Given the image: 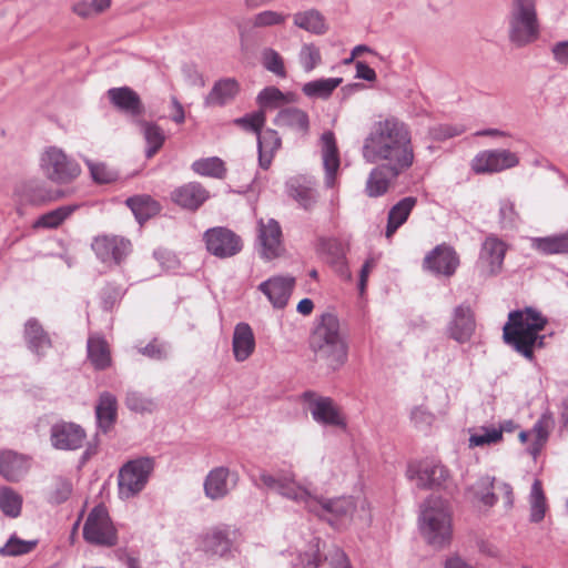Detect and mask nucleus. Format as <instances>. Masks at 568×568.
Returning a JSON list of instances; mask_svg holds the SVG:
<instances>
[{"label": "nucleus", "instance_id": "obj_21", "mask_svg": "<svg viewBox=\"0 0 568 568\" xmlns=\"http://www.w3.org/2000/svg\"><path fill=\"white\" fill-rule=\"evenodd\" d=\"M209 197V191L199 182L185 183L171 193L176 205L190 211H196Z\"/></svg>", "mask_w": 568, "mask_h": 568}, {"label": "nucleus", "instance_id": "obj_4", "mask_svg": "<svg viewBox=\"0 0 568 568\" xmlns=\"http://www.w3.org/2000/svg\"><path fill=\"white\" fill-rule=\"evenodd\" d=\"M419 529L427 544L440 549L450 542L452 511L447 500L430 496L420 506Z\"/></svg>", "mask_w": 568, "mask_h": 568}, {"label": "nucleus", "instance_id": "obj_31", "mask_svg": "<svg viewBox=\"0 0 568 568\" xmlns=\"http://www.w3.org/2000/svg\"><path fill=\"white\" fill-rule=\"evenodd\" d=\"M316 359L322 362L328 369L336 372L341 369L348 359L347 342H339L326 345L313 351Z\"/></svg>", "mask_w": 568, "mask_h": 568}, {"label": "nucleus", "instance_id": "obj_30", "mask_svg": "<svg viewBox=\"0 0 568 568\" xmlns=\"http://www.w3.org/2000/svg\"><path fill=\"white\" fill-rule=\"evenodd\" d=\"M234 358L237 362L246 361L255 349V337L247 323L236 324L232 341Z\"/></svg>", "mask_w": 568, "mask_h": 568}, {"label": "nucleus", "instance_id": "obj_7", "mask_svg": "<svg viewBox=\"0 0 568 568\" xmlns=\"http://www.w3.org/2000/svg\"><path fill=\"white\" fill-rule=\"evenodd\" d=\"M40 166L48 180L61 185L71 183L81 173L79 163L57 146H50L42 153Z\"/></svg>", "mask_w": 568, "mask_h": 568}, {"label": "nucleus", "instance_id": "obj_32", "mask_svg": "<svg viewBox=\"0 0 568 568\" xmlns=\"http://www.w3.org/2000/svg\"><path fill=\"white\" fill-rule=\"evenodd\" d=\"M240 91V84L234 78L216 81L204 99L205 106H223L231 102Z\"/></svg>", "mask_w": 568, "mask_h": 568}, {"label": "nucleus", "instance_id": "obj_43", "mask_svg": "<svg viewBox=\"0 0 568 568\" xmlns=\"http://www.w3.org/2000/svg\"><path fill=\"white\" fill-rule=\"evenodd\" d=\"M23 497L9 486H0V511L9 518H18L22 511Z\"/></svg>", "mask_w": 568, "mask_h": 568}, {"label": "nucleus", "instance_id": "obj_13", "mask_svg": "<svg viewBox=\"0 0 568 568\" xmlns=\"http://www.w3.org/2000/svg\"><path fill=\"white\" fill-rule=\"evenodd\" d=\"M406 476L409 480H416L418 488H433L443 486L448 477V469L434 462L412 463L408 465Z\"/></svg>", "mask_w": 568, "mask_h": 568}, {"label": "nucleus", "instance_id": "obj_5", "mask_svg": "<svg viewBox=\"0 0 568 568\" xmlns=\"http://www.w3.org/2000/svg\"><path fill=\"white\" fill-rule=\"evenodd\" d=\"M508 37L516 47H525L539 37L535 0H513L508 14Z\"/></svg>", "mask_w": 568, "mask_h": 568}, {"label": "nucleus", "instance_id": "obj_59", "mask_svg": "<svg viewBox=\"0 0 568 568\" xmlns=\"http://www.w3.org/2000/svg\"><path fill=\"white\" fill-rule=\"evenodd\" d=\"M138 352L151 359L163 361L169 356L170 346L168 343L153 338L148 345L139 347Z\"/></svg>", "mask_w": 568, "mask_h": 568}, {"label": "nucleus", "instance_id": "obj_41", "mask_svg": "<svg viewBox=\"0 0 568 568\" xmlns=\"http://www.w3.org/2000/svg\"><path fill=\"white\" fill-rule=\"evenodd\" d=\"M78 209V205H62L39 216L33 229H57Z\"/></svg>", "mask_w": 568, "mask_h": 568}, {"label": "nucleus", "instance_id": "obj_56", "mask_svg": "<svg viewBox=\"0 0 568 568\" xmlns=\"http://www.w3.org/2000/svg\"><path fill=\"white\" fill-rule=\"evenodd\" d=\"M287 14L282 12H277L274 10H264L262 12L256 13L252 18V26L254 28H266L273 26H280L285 22Z\"/></svg>", "mask_w": 568, "mask_h": 568}, {"label": "nucleus", "instance_id": "obj_55", "mask_svg": "<svg viewBox=\"0 0 568 568\" xmlns=\"http://www.w3.org/2000/svg\"><path fill=\"white\" fill-rule=\"evenodd\" d=\"M298 58L305 72L313 71L322 62L320 49L312 43L302 47Z\"/></svg>", "mask_w": 568, "mask_h": 568}, {"label": "nucleus", "instance_id": "obj_38", "mask_svg": "<svg viewBox=\"0 0 568 568\" xmlns=\"http://www.w3.org/2000/svg\"><path fill=\"white\" fill-rule=\"evenodd\" d=\"M88 358L95 369L103 371L111 365V355L106 341L101 336L88 338Z\"/></svg>", "mask_w": 568, "mask_h": 568}, {"label": "nucleus", "instance_id": "obj_35", "mask_svg": "<svg viewBox=\"0 0 568 568\" xmlns=\"http://www.w3.org/2000/svg\"><path fill=\"white\" fill-rule=\"evenodd\" d=\"M282 141L277 131L266 129L257 134L258 164L262 169L270 168L274 153L281 148Z\"/></svg>", "mask_w": 568, "mask_h": 568}, {"label": "nucleus", "instance_id": "obj_27", "mask_svg": "<svg viewBox=\"0 0 568 568\" xmlns=\"http://www.w3.org/2000/svg\"><path fill=\"white\" fill-rule=\"evenodd\" d=\"M108 98L114 106L131 115H140L144 111L139 94L129 87L109 89Z\"/></svg>", "mask_w": 568, "mask_h": 568}, {"label": "nucleus", "instance_id": "obj_24", "mask_svg": "<svg viewBox=\"0 0 568 568\" xmlns=\"http://www.w3.org/2000/svg\"><path fill=\"white\" fill-rule=\"evenodd\" d=\"M258 240L261 242V256L272 260L280 255L282 230L277 221L270 219L266 223H258Z\"/></svg>", "mask_w": 568, "mask_h": 568}, {"label": "nucleus", "instance_id": "obj_19", "mask_svg": "<svg viewBox=\"0 0 568 568\" xmlns=\"http://www.w3.org/2000/svg\"><path fill=\"white\" fill-rule=\"evenodd\" d=\"M304 399L315 422L328 426H345V423L329 397H316L312 392H305Z\"/></svg>", "mask_w": 568, "mask_h": 568}, {"label": "nucleus", "instance_id": "obj_33", "mask_svg": "<svg viewBox=\"0 0 568 568\" xmlns=\"http://www.w3.org/2000/svg\"><path fill=\"white\" fill-rule=\"evenodd\" d=\"M274 124L304 135L308 132L310 119L305 111L288 106L278 111L274 119Z\"/></svg>", "mask_w": 568, "mask_h": 568}, {"label": "nucleus", "instance_id": "obj_2", "mask_svg": "<svg viewBox=\"0 0 568 568\" xmlns=\"http://www.w3.org/2000/svg\"><path fill=\"white\" fill-rule=\"evenodd\" d=\"M258 479L267 489L304 505L308 511L327 520L331 525H336L338 521L349 518L355 509L352 497L317 498L306 487L300 485L291 471H278L272 475L263 470L260 473Z\"/></svg>", "mask_w": 568, "mask_h": 568}, {"label": "nucleus", "instance_id": "obj_14", "mask_svg": "<svg viewBox=\"0 0 568 568\" xmlns=\"http://www.w3.org/2000/svg\"><path fill=\"white\" fill-rule=\"evenodd\" d=\"M18 199V210L26 205L42 206L59 199V193L54 192L40 180H28L20 183L14 191Z\"/></svg>", "mask_w": 568, "mask_h": 568}, {"label": "nucleus", "instance_id": "obj_58", "mask_svg": "<svg viewBox=\"0 0 568 568\" xmlns=\"http://www.w3.org/2000/svg\"><path fill=\"white\" fill-rule=\"evenodd\" d=\"M465 132V126L463 124H436L429 128V136L435 141H444L457 135H460Z\"/></svg>", "mask_w": 568, "mask_h": 568}, {"label": "nucleus", "instance_id": "obj_49", "mask_svg": "<svg viewBox=\"0 0 568 568\" xmlns=\"http://www.w3.org/2000/svg\"><path fill=\"white\" fill-rule=\"evenodd\" d=\"M530 521L539 523L546 514V497L544 495L541 481L535 479L531 486L530 495Z\"/></svg>", "mask_w": 568, "mask_h": 568}, {"label": "nucleus", "instance_id": "obj_46", "mask_svg": "<svg viewBox=\"0 0 568 568\" xmlns=\"http://www.w3.org/2000/svg\"><path fill=\"white\" fill-rule=\"evenodd\" d=\"M341 83L342 78L318 79L305 83L302 91L310 98L327 99Z\"/></svg>", "mask_w": 568, "mask_h": 568}, {"label": "nucleus", "instance_id": "obj_47", "mask_svg": "<svg viewBox=\"0 0 568 568\" xmlns=\"http://www.w3.org/2000/svg\"><path fill=\"white\" fill-rule=\"evenodd\" d=\"M204 548L207 552L213 555L225 556L232 548V540L229 537V532L222 529L212 530L204 539Z\"/></svg>", "mask_w": 568, "mask_h": 568}, {"label": "nucleus", "instance_id": "obj_61", "mask_svg": "<svg viewBox=\"0 0 568 568\" xmlns=\"http://www.w3.org/2000/svg\"><path fill=\"white\" fill-rule=\"evenodd\" d=\"M518 215L515 205L509 200H503L499 205V223L503 229H513L516 225Z\"/></svg>", "mask_w": 568, "mask_h": 568}, {"label": "nucleus", "instance_id": "obj_53", "mask_svg": "<svg viewBox=\"0 0 568 568\" xmlns=\"http://www.w3.org/2000/svg\"><path fill=\"white\" fill-rule=\"evenodd\" d=\"M263 67L280 78L286 77V70L282 55L272 48H265L262 51Z\"/></svg>", "mask_w": 568, "mask_h": 568}, {"label": "nucleus", "instance_id": "obj_23", "mask_svg": "<svg viewBox=\"0 0 568 568\" xmlns=\"http://www.w3.org/2000/svg\"><path fill=\"white\" fill-rule=\"evenodd\" d=\"M425 264L436 274L452 276L459 265V258L450 246L438 245L425 257Z\"/></svg>", "mask_w": 568, "mask_h": 568}, {"label": "nucleus", "instance_id": "obj_36", "mask_svg": "<svg viewBox=\"0 0 568 568\" xmlns=\"http://www.w3.org/2000/svg\"><path fill=\"white\" fill-rule=\"evenodd\" d=\"M530 245L544 255L568 254V231L550 236L531 237Z\"/></svg>", "mask_w": 568, "mask_h": 568}, {"label": "nucleus", "instance_id": "obj_52", "mask_svg": "<svg viewBox=\"0 0 568 568\" xmlns=\"http://www.w3.org/2000/svg\"><path fill=\"white\" fill-rule=\"evenodd\" d=\"M501 440V430L495 427H480L469 436V447H483Z\"/></svg>", "mask_w": 568, "mask_h": 568}, {"label": "nucleus", "instance_id": "obj_26", "mask_svg": "<svg viewBox=\"0 0 568 568\" xmlns=\"http://www.w3.org/2000/svg\"><path fill=\"white\" fill-rule=\"evenodd\" d=\"M321 141L323 164L325 169V185L327 187H333L335 184L336 173L339 168V156L334 133L331 131L324 132Z\"/></svg>", "mask_w": 568, "mask_h": 568}, {"label": "nucleus", "instance_id": "obj_37", "mask_svg": "<svg viewBox=\"0 0 568 568\" xmlns=\"http://www.w3.org/2000/svg\"><path fill=\"white\" fill-rule=\"evenodd\" d=\"M495 490V478L483 476L467 488V495L471 500H477L486 507H491L497 501Z\"/></svg>", "mask_w": 568, "mask_h": 568}, {"label": "nucleus", "instance_id": "obj_48", "mask_svg": "<svg viewBox=\"0 0 568 568\" xmlns=\"http://www.w3.org/2000/svg\"><path fill=\"white\" fill-rule=\"evenodd\" d=\"M141 129L148 144L145 155L152 158L163 145L165 135L163 130L155 123L142 121Z\"/></svg>", "mask_w": 568, "mask_h": 568}, {"label": "nucleus", "instance_id": "obj_50", "mask_svg": "<svg viewBox=\"0 0 568 568\" xmlns=\"http://www.w3.org/2000/svg\"><path fill=\"white\" fill-rule=\"evenodd\" d=\"M37 545L38 540H23L12 535L4 546L0 548V554L11 557L21 556L31 552Z\"/></svg>", "mask_w": 568, "mask_h": 568}, {"label": "nucleus", "instance_id": "obj_9", "mask_svg": "<svg viewBox=\"0 0 568 568\" xmlns=\"http://www.w3.org/2000/svg\"><path fill=\"white\" fill-rule=\"evenodd\" d=\"M203 240L209 253L220 258L232 257L243 248L241 236L224 226L206 230Z\"/></svg>", "mask_w": 568, "mask_h": 568}, {"label": "nucleus", "instance_id": "obj_29", "mask_svg": "<svg viewBox=\"0 0 568 568\" xmlns=\"http://www.w3.org/2000/svg\"><path fill=\"white\" fill-rule=\"evenodd\" d=\"M118 400L110 392L100 394L95 405L97 425L100 430L108 433L116 422Z\"/></svg>", "mask_w": 568, "mask_h": 568}, {"label": "nucleus", "instance_id": "obj_10", "mask_svg": "<svg viewBox=\"0 0 568 568\" xmlns=\"http://www.w3.org/2000/svg\"><path fill=\"white\" fill-rule=\"evenodd\" d=\"M507 246L496 235H489L481 244L477 266L481 275L495 276L501 272Z\"/></svg>", "mask_w": 568, "mask_h": 568}, {"label": "nucleus", "instance_id": "obj_57", "mask_svg": "<svg viewBox=\"0 0 568 568\" xmlns=\"http://www.w3.org/2000/svg\"><path fill=\"white\" fill-rule=\"evenodd\" d=\"M125 405L130 410L136 413L152 412L155 407L152 399L143 396V394L136 390H130L126 393Z\"/></svg>", "mask_w": 568, "mask_h": 568}, {"label": "nucleus", "instance_id": "obj_1", "mask_svg": "<svg viewBox=\"0 0 568 568\" xmlns=\"http://www.w3.org/2000/svg\"><path fill=\"white\" fill-rule=\"evenodd\" d=\"M362 156L366 163L375 164L366 180V195H385L415 162L409 125L396 116L374 122L363 140Z\"/></svg>", "mask_w": 568, "mask_h": 568}, {"label": "nucleus", "instance_id": "obj_45", "mask_svg": "<svg viewBox=\"0 0 568 568\" xmlns=\"http://www.w3.org/2000/svg\"><path fill=\"white\" fill-rule=\"evenodd\" d=\"M554 424V419L551 414L545 413L536 422L534 425L531 432L529 433L530 436L534 437V443L528 448L529 453L532 456H536L540 453L542 446L547 442L549 428Z\"/></svg>", "mask_w": 568, "mask_h": 568}, {"label": "nucleus", "instance_id": "obj_6", "mask_svg": "<svg viewBox=\"0 0 568 568\" xmlns=\"http://www.w3.org/2000/svg\"><path fill=\"white\" fill-rule=\"evenodd\" d=\"M152 457H139L122 465L118 475V489L121 499L138 496L145 487L154 470Z\"/></svg>", "mask_w": 568, "mask_h": 568}, {"label": "nucleus", "instance_id": "obj_8", "mask_svg": "<svg viewBox=\"0 0 568 568\" xmlns=\"http://www.w3.org/2000/svg\"><path fill=\"white\" fill-rule=\"evenodd\" d=\"M83 537L97 546L112 547L116 544V530L104 507H94L89 514L83 526Z\"/></svg>", "mask_w": 568, "mask_h": 568}, {"label": "nucleus", "instance_id": "obj_63", "mask_svg": "<svg viewBox=\"0 0 568 568\" xmlns=\"http://www.w3.org/2000/svg\"><path fill=\"white\" fill-rule=\"evenodd\" d=\"M320 540L314 538L310 545V549L298 557V565L302 568H317L321 561Z\"/></svg>", "mask_w": 568, "mask_h": 568}, {"label": "nucleus", "instance_id": "obj_20", "mask_svg": "<svg viewBox=\"0 0 568 568\" xmlns=\"http://www.w3.org/2000/svg\"><path fill=\"white\" fill-rule=\"evenodd\" d=\"M295 286L293 276H273L258 285L261 291L274 308L282 310L287 305L290 296Z\"/></svg>", "mask_w": 568, "mask_h": 568}, {"label": "nucleus", "instance_id": "obj_34", "mask_svg": "<svg viewBox=\"0 0 568 568\" xmlns=\"http://www.w3.org/2000/svg\"><path fill=\"white\" fill-rule=\"evenodd\" d=\"M417 203L414 196H406L398 201L388 212L385 236L390 239L395 232L407 221Z\"/></svg>", "mask_w": 568, "mask_h": 568}, {"label": "nucleus", "instance_id": "obj_60", "mask_svg": "<svg viewBox=\"0 0 568 568\" xmlns=\"http://www.w3.org/2000/svg\"><path fill=\"white\" fill-rule=\"evenodd\" d=\"M72 493V484L65 478H57L54 481V488L50 494L49 501L51 504H62L69 499Z\"/></svg>", "mask_w": 568, "mask_h": 568}, {"label": "nucleus", "instance_id": "obj_62", "mask_svg": "<svg viewBox=\"0 0 568 568\" xmlns=\"http://www.w3.org/2000/svg\"><path fill=\"white\" fill-rule=\"evenodd\" d=\"M92 179L98 183H110L116 179V173L110 170L104 163H94L87 160Z\"/></svg>", "mask_w": 568, "mask_h": 568}, {"label": "nucleus", "instance_id": "obj_17", "mask_svg": "<svg viewBox=\"0 0 568 568\" xmlns=\"http://www.w3.org/2000/svg\"><path fill=\"white\" fill-rule=\"evenodd\" d=\"M237 478V473H231L227 467L211 469L203 484L205 496L211 500L224 498L236 486Z\"/></svg>", "mask_w": 568, "mask_h": 568}, {"label": "nucleus", "instance_id": "obj_64", "mask_svg": "<svg viewBox=\"0 0 568 568\" xmlns=\"http://www.w3.org/2000/svg\"><path fill=\"white\" fill-rule=\"evenodd\" d=\"M183 78L185 82L191 87L204 88L205 79L203 74L199 71L195 63L187 62L184 63L181 68Z\"/></svg>", "mask_w": 568, "mask_h": 568}, {"label": "nucleus", "instance_id": "obj_39", "mask_svg": "<svg viewBox=\"0 0 568 568\" xmlns=\"http://www.w3.org/2000/svg\"><path fill=\"white\" fill-rule=\"evenodd\" d=\"M293 19L296 27L314 34H324L328 29L324 16L316 9L296 12Z\"/></svg>", "mask_w": 568, "mask_h": 568}, {"label": "nucleus", "instance_id": "obj_12", "mask_svg": "<svg viewBox=\"0 0 568 568\" xmlns=\"http://www.w3.org/2000/svg\"><path fill=\"white\" fill-rule=\"evenodd\" d=\"M91 246L97 257L105 264L120 265L131 252V242L116 235H99Z\"/></svg>", "mask_w": 568, "mask_h": 568}, {"label": "nucleus", "instance_id": "obj_28", "mask_svg": "<svg viewBox=\"0 0 568 568\" xmlns=\"http://www.w3.org/2000/svg\"><path fill=\"white\" fill-rule=\"evenodd\" d=\"M23 337L28 348L38 356H42L52 345L49 334L34 317L26 322Z\"/></svg>", "mask_w": 568, "mask_h": 568}, {"label": "nucleus", "instance_id": "obj_44", "mask_svg": "<svg viewBox=\"0 0 568 568\" xmlns=\"http://www.w3.org/2000/svg\"><path fill=\"white\" fill-rule=\"evenodd\" d=\"M191 168L196 174L202 176L224 179L226 175L225 164L217 156L196 160L192 163Z\"/></svg>", "mask_w": 568, "mask_h": 568}, {"label": "nucleus", "instance_id": "obj_15", "mask_svg": "<svg viewBox=\"0 0 568 568\" xmlns=\"http://www.w3.org/2000/svg\"><path fill=\"white\" fill-rule=\"evenodd\" d=\"M476 321L473 310L467 304H460L453 310L450 321L446 326L449 338L459 344L470 341L475 333Z\"/></svg>", "mask_w": 568, "mask_h": 568}, {"label": "nucleus", "instance_id": "obj_25", "mask_svg": "<svg viewBox=\"0 0 568 568\" xmlns=\"http://www.w3.org/2000/svg\"><path fill=\"white\" fill-rule=\"evenodd\" d=\"M30 468L29 458L13 450L0 453V475L8 481L17 483L22 479Z\"/></svg>", "mask_w": 568, "mask_h": 568}, {"label": "nucleus", "instance_id": "obj_3", "mask_svg": "<svg viewBox=\"0 0 568 568\" xmlns=\"http://www.w3.org/2000/svg\"><path fill=\"white\" fill-rule=\"evenodd\" d=\"M547 323L548 320L532 307L511 311L503 328L504 342L526 359L532 361L535 348L545 345V335H540V332Z\"/></svg>", "mask_w": 568, "mask_h": 568}, {"label": "nucleus", "instance_id": "obj_40", "mask_svg": "<svg viewBox=\"0 0 568 568\" xmlns=\"http://www.w3.org/2000/svg\"><path fill=\"white\" fill-rule=\"evenodd\" d=\"M126 205L139 223H143L159 212V204L149 195H135L126 199Z\"/></svg>", "mask_w": 568, "mask_h": 568}, {"label": "nucleus", "instance_id": "obj_51", "mask_svg": "<svg viewBox=\"0 0 568 568\" xmlns=\"http://www.w3.org/2000/svg\"><path fill=\"white\" fill-rule=\"evenodd\" d=\"M320 250L327 255L329 263L342 264L345 260L346 248L338 239H322Z\"/></svg>", "mask_w": 568, "mask_h": 568}, {"label": "nucleus", "instance_id": "obj_22", "mask_svg": "<svg viewBox=\"0 0 568 568\" xmlns=\"http://www.w3.org/2000/svg\"><path fill=\"white\" fill-rule=\"evenodd\" d=\"M315 186V181L305 176H295L286 182L288 196L306 211L312 210L317 202L318 194Z\"/></svg>", "mask_w": 568, "mask_h": 568}, {"label": "nucleus", "instance_id": "obj_18", "mask_svg": "<svg viewBox=\"0 0 568 568\" xmlns=\"http://www.w3.org/2000/svg\"><path fill=\"white\" fill-rule=\"evenodd\" d=\"M344 341L346 339L339 331L338 318L334 314L325 313L321 316L311 335L310 347L314 351Z\"/></svg>", "mask_w": 568, "mask_h": 568}, {"label": "nucleus", "instance_id": "obj_42", "mask_svg": "<svg viewBox=\"0 0 568 568\" xmlns=\"http://www.w3.org/2000/svg\"><path fill=\"white\" fill-rule=\"evenodd\" d=\"M257 103L261 110L274 109L284 104L296 102V95L293 93L284 94L275 87H267L263 89L257 95Z\"/></svg>", "mask_w": 568, "mask_h": 568}, {"label": "nucleus", "instance_id": "obj_54", "mask_svg": "<svg viewBox=\"0 0 568 568\" xmlns=\"http://www.w3.org/2000/svg\"><path fill=\"white\" fill-rule=\"evenodd\" d=\"M265 112L263 110H258L248 114H245L242 118H237L234 120V124L243 128L244 130L252 131L256 133H261L262 128L265 124Z\"/></svg>", "mask_w": 568, "mask_h": 568}, {"label": "nucleus", "instance_id": "obj_16", "mask_svg": "<svg viewBox=\"0 0 568 568\" xmlns=\"http://www.w3.org/2000/svg\"><path fill=\"white\" fill-rule=\"evenodd\" d=\"M85 439L84 429L72 422H58L51 426L50 442L59 450H77Z\"/></svg>", "mask_w": 568, "mask_h": 568}, {"label": "nucleus", "instance_id": "obj_11", "mask_svg": "<svg viewBox=\"0 0 568 568\" xmlns=\"http://www.w3.org/2000/svg\"><path fill=\"white\" fill-rule=\"evenodd\" d=\"M518 163L519 158L509 150H486L473 159L471 169L478 174L496 173L515 168Z\"/></svg>", "mask_w": 568, "mask_h": 568}]
</instances>
